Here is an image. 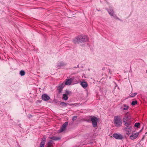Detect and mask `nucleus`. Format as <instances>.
I'll use <instances>...</instances> for the list:
<instances>
[{
	"mask_svg": "<svg viewBox=\"0 0 147 147\" xmlns=\"http://www.w3.org/2000/svg\"><path fill=\"white\" fill-rule=\"evenodd\" d=\"M42 99L43 100L46 101L50 99V97L47 94H44L42 95Z\"/></svg>",
	"mask_w": 147,
	"mask_h": 147,
	"instance_id": "10",
	"label": "nucleus"
},
{
	"mask_svg": "<svg viewBox=\"0 0 147 147\" xmlns=\"http://www.w3.org/2000/svg\"><path fill=\"white\" fill-rule=\"evenodd\" d=\"M73 79L71 78L69 79H66L65 80V84L66 85H70Z\"/></svg>",
	"mask_w": 147,
	"mask_h": 147,
	"instance_id": "13",
	"label": "nucleus"
},
{
	"mask_svg": "<svg viewBox=\"0 0 147 147\" xmlns=\"http://www.w3.org/2000/svg\"><path fill=\"white\" fill-rule=\"evenodd\" d=\"M139 135V133L136 132L135 134L132 133L131 136H130V138L131 140H133L136 139Z\"/></svg>",
	"mask_w": 147,
	"mask_h": 147,
	"instance_id": "11",
	"label": "nucleus"
},
{
	"mask_svg": "<svg viewBox=\"0 0 147 147\" xmlns=\"http://www.w3.org/2000/svg\"><path fill=\"white\" fill-rule=\"evenodd\" d=\"M62 98L63 99H64L65 100H66L68 99V97L66 94H63Z\"/></svg>",
	"mask_w": 147,
	"mask_h": 147,
	"instance_id": "18",
	"label": "nucleus"
},
{
	"mask_svg": "<svg viewBox=\"0 0 147 147\" xmlns=\"http://www.w3.org/2000/svg\"><path fill=\"white\" fill-rule=\"evenodd\" d=\"M132 117L129 112L125 113L124 116L123 120L125 126L131 125V123Z\"/></svg>",
	"mask_w": 147,
	"mask_h": 147,
	"instance_id": "2",
	"label": "nucleus"
},
{
	"mask_svg": "<svg viewBox=\"0 0 147 147\" xmlns=\"http://www.w3.org/2000/svg\"><path fill=\"white\" fill-rule=\"evenodd\" d=\"M76 104H69V103H66L64 102H61L60 103V105H61L62 106H67V105H69L71 106L72 105H74Z\"/></svg>",
	"mask_w": 147,
	"mask_h": 147,
	"instance_id": "15",
	"label": "nucleus"
},
{
	"mask_svg": "<svg viewBox=\"0 0 147 147\" xmlns=\"http://www.w3.org/2000/svg\"><path fill=\"white\" fill-rule=\"evenodd\" d=\"M113 137L117 140H122L123 138V136L119 134L115 133L113 134Z\"/></svg>",
	"mask_w": 147,
	"mask_h": 147,
	"instance_id": "6",
	"label": "nucleus"
},
{
	"mask_svg": "<svg viewBox=\"0 0 147 147\" xmlns=\"http://www.w3.org/2000/svg\"><path fill=\"white\" fill-rule=\"evenodd\" d=\"M46 142V137H43L42 138L39 147H44Z\"/></svg>",
	"mask_w": 147,
	"mask_h": 147,
	"instance_id": "12",
	"label": "nucleus"
},
{
	"mask_svg": "<svg viewBox=\"0 0 147 147\" xmlns=\"http://www.w3.org/2000/svg\"><path fill=\"white\" fill-rule=\"evenodd\" d=\"M68 124V122H66L63 124L59 130L60 132H63L65 130L66 127L67 125Z\"/></svg>",
	"mask_w": 147,
	"mask_h": 147,
	"instance_id": "9",
	"label": "nucleus"
},
{
	"mask_svg": "<svg viewBox=\"0 0 147 147\" xmlns=\"http://www.w3.org/2000/svg\"><path fill=\"white\" fill-rule=\"evenodd\" d=\"M67 64V63H65L64 62H61L58 63L57 64L58 67H61L63 66H64L66 65Z\"/></svg>",
	"mask_w": 147,
	"mask_h": 147,
	"instance_id": "17",
	"label": "nucleus"
},
{
	"mask_svg": "<svg viewBox=\"0 0 147 147\" xmlns=\"http://www.w3.org/2000/svg\"><path fill=\"white\" fill-rule=\"evenodd\" d=\"M123 106L125 107L124 108H123L122 109L123 110H127L129 108V107L127 106V105L126 104H123Z\"/></svg>",
	"mask_w": 147,
	"mask_h": 147,
	"instance_id": "19",
	"label": "nucleus"
},
{
	"mask_svg": "<svg viewBox=\"0 0 147 147\" xmlns=\"http://www.w3.org/2000/svg\"><path fill=\"white\" fill-rule=\"evenodd\" d=\"M105 69V67H103L102 68V70H104Z\"/></svg>",
	"mask_w": 147,
	"mask_h": 147,
	"instance_id": "30",
	"label": "nucleus"
},
{
	"mask_svg": "<svg viewBox=\"0 0 147 147\" xmlns=\"http://www.w3.org/2000/svg\"><path fill=\"white\" fill-rule=\"evenodd\" d=\"M65 94H66V95H69L71 93H72V92L71 91H69L68 90H66L65 91Z\"/></svg>",
	"mask_w": 147,
	"mask_h": 147,
	"instance_id": "23",
	"label": "nucleus"
},
{
	"mask_svg": "<svg viewBox=\"0 0 147 147\" xmlns=\"http://www.w3.org/2000/svg\"><path fill=\"white\" fill-rule=\"evenodd\" d=\"M50 138L54 140H60L61 139L60 138L55 136L51 137Z\"/></svg>",
	"mask_w": 147,
	"mask_h": 147,
	"instance_id": "16",
	"label": "nucleus"
},
{
	"mask_svg": "<svg viewBox=\"0 0 147 147\" xmlns=\"http://www.w3.org/2000/svg\"><path fill=\"white\" fill-rule=\"evenodd\" d=\"M137 103L138 102L137 100L133 101H132L131 103V105H132L134 106L137 104Z\"/></svg>",
	"mask_w": 147,
	"mask_h": 147,
	"instance_id": "22",
	"label": "nucleus"
},
{
	"mask_svg": "<svg viewBox=\"0 0 147 147\" xmlns=\"http://www.w3.org/2000/svg\"><path fill=\"white\" fill-rule=\"evenodd\" d=\"M98 120L97 118L94 117L93 118H91L90 119H89L86 121L88 122H89L91 121L92 122L93 127H96L97 126V121Z\"/></svg>",
	"mask_w": 147,
	"mask_h": 147,
	"instance_id": "4",
	"label": "nucleus"
},
{
	"mask_svg": "<svg viewBox=\"0 0 147 147\" xmlns=\"http://www.w3.org/2000/svg\"><path fill=\"white\" fill-rule=\"evenodd\" d=\"M109 14L111 16H113L114 18L118 19L117 17L114 13L113 10L111 9H108L107 10Z\"/></svg>",
	"mask_w": 147,
	"mask_h": 147,
	"instance_id": "7",
	"label": "nucleus"
},
{
	"mask_svg": "<svg viewBox=\"0 0 147 147\" xmlns=\"http://www.w3.org/2000/svg\"><path fill=\"white\" fill-rule=\"evenodd\" d=\"M32 117V115H29V118H30V117Z\"/></svg>",
	"mask_w": 147,
	"mask_h": 147,
	"instance_id": "29",
	"label": "nucleus"
},
{
	"mask_svg": "<svg viewBox=\"0 0 147 147\" xmlns=\"http://www.w3.org/2000/svg\"><path fill=\"white\" fill-rule=\"evenodd\" d=\"M20 74L22 76H24L25 74V72L24 71L22 70L20 71Z\"/></svg>",
	"mask_w": 147,
	"mask_h": 147,
	"instance_id": "20",
	"label": "nucleus"
},
{
	"mask_svg": "<svg viewBox=\"0 0 147 147\" xmlns=\"http://www.w3.org/2000/svg\"><path fill=\"white\" fill-rule=\"evenodd\" d=\"M140 124L139 123H136L134 124V126L137 128H138Z\"/></svg>",
	"mask_w": 147,
	"mask_h": 147,
	"instance_id": "24",
	"label": "nucleus"
},
{
	"mask_svg": "<svg viewBox=\"0 0 147 147\" xmlns=\"http://www.w3.org/2000/svg\"><path fill=\"white\" fill-rule=\"evenodd\" d=\"M65 85L63 83L60 84L59 86H57V89L58 90V92L59 93H61Z\"/></svg>",
	"mask_w": 147,
	"mask_h": 147,
	"instance_id": "8",
	"label": "nucleus"
},
{
	"mask_svg": "<svg viewBox=\"0 0 147 147\" xmlns=\"http://www.w3.org/2000/svg\"><path fill=\"white\" fill-rule=\"evenodd\" d=\"M113 122L115 126L117 127L121 126L122 124V120L119 115L115 116Z\"/></svg>",
	"mask_w": 147,
	"mask_h": 147,
	"instance_id": "3",
	"label": "nucleus"
},
{
	"mask_svg": "<svg viewBox=\"0 0 147 147\" xmlns=\"http://www.w3.org/2000/svg\"><path fill=\"white\" fill-rule=\"evenodd\" d=\"M80 84L82 87L84 89L86 88L88 86L87 82L85 81L81 82Z\"/></svg>",
	"mask_w": 147,
	"mask_h": 147,
	"instance_id": "14",
	"label": "nucleus"
},
{
	"mask_svg": "<svg viewBox=\"0 0 147 147\" xmlns=\"http://www.w3.org/2000/svg\"><path fill=\"white\" fill-rule=\"evenodd\" d=\"M53 141L52 140H50L48 142L47 144L49 146H51V144H53Z\"/></svg>",
	"mask_w": 147,
	"mask_h": 147,
	"instance_id": "25",
	"label": "nucleus"
},
{
	"mask_svg": "<svg viewBox=\"0 0 147 147\" xmlns=\"http://www.w3.org/2000/svg\"><path fill=\"white\" fill-rule=\"evenodd\" d=\"M77 118V116H74L73 117L72 120L73 121L75 120Z\"/></svg>",
	"mask_w": 147,
	"mask_h": 147,
	"instance_id": "26",
	"label": "nucleus"
},
{
	"mask_svg": "<svg viewBox=\"0 0 147 147\" xmlns=\"http://www.w3.org/2000/svg\"><path fill=\"white\" fill-rule=\"evenodd\" d=\"M146 134H147V132L146 133L145 135L143 136L141 139V140H143L145 137H146Z\"/></svg>",
	"mask_w": 147,
	"mask_h": 147,
	"instance_id": "27",
	"label": "nucleus"
},
{
	"mask_svg": "<svg viewBox=\"0 0 147 147\" xmlns=\"http://www.w3.org/2000/svg\"><path fill=\"white\" fill-rule=\"evenodd\" d=\"M88 40V37L85 35H80L76 36L73 40L75 44H79L85 42Z\"/></svg>",
	"mask_w": 147,
	"mask_h": 147,
	"instance_id": "1",
	"label": "nucleus"
},
{
	"mask_svg": "<svg viewBox=\"0 0 147 147\" xmlns=\"http://www.w3.org/2000/svg\"><path fill=\"white\" fill-rule=\"evenodd\" d=\"M137 93L136 92L132 93L129 96V97H134L137 94Z\"/></svg>",
	"mask_w": 147,
	"mask_h": 147,
	"instance_id": "21",
	"label": "nucleus"
},
{
	"mask_svg": "<svg viewBox=\"0 0 147 147\" xmlns=\"http://www.w3.org/2000/svg\"><path fill=\"white\" fill-rule=\"evenodd\" d=\"M131 125L125 126L124 130L125 131L126 134L129 136L131 133L132 126Z\"/></svg>",
	"mask_w": 147,
	"mask_h": 147,
	"instance_id": "5",
	"label": "nucleus"
},
{
	"mask_svg": "<svg viewBox=\"0 0 147 147\" xmlns=\"http://www.w3.org/2000/svg\"><path fill=\"white\" fill-rule=\"evenodd\" d=\"M108 70H109V73L110 74H111L112 73V72H111V71H110V70L109 69H108Z\"/></svg>",
	"mask_w": 147,
	"mask_h": 147,
	"instance_id": "28",
	"label": "nucleus"
}]
</instances>
